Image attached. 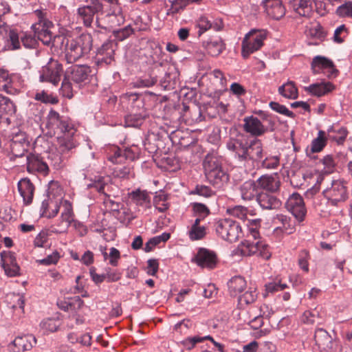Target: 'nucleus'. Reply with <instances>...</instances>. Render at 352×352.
<instances>
[{"mask_svg": "<svg viewBox=\"0 0 352 352\" xmlns=\"http://www.w3.org/2000/svg\"><path fill=\"white\" fill-rule=\"evenodd\" d=\"M226 148L244 166H254L263 158V143L256 138L249 140L245 135L239 133L227 140Z\"/></svg>", "mask_w": 352, "mask_h": 352, "instance_id": "nucleus-1", "label": "nucleus"}, {"mask_svg": "<svg viewBox=\"0 0 352 352\" xmlns=\"http://www.w3.org/2000/svg\"><path fill=\"white\" fill-rule=\"evenodd\" d=\"M46 127L55 133L60 131L63 134L57 138L62 152L71 151L78 145L76 138V129L73 123L65 118L60 117L56 111L51 110L47 117Z\"/></svg>", "mask_w": 352, "mask_h": 352, "instance_id": "nucleus-2", "label": "nucleus"}, {"mask_svg": "<svg viewBox=\"0 0 352 352\" xmlns=\"http://www.w3.org/2000/svg\"><path fill=\"white\" fill-rule=\"evenodd\" d=\"M92 76L91 67L85 65H76L67 68L60 88L62 95L72 98L75 88H80L88 84Z\"/></svg>", "mask_w": 352, "mask_h": 352, "instance_id": "nucleus-3", "label": "nucleus"}, {"mask_svg": "<svg viewBox=\"0 0 352 352\" xmlns=\"http://www.w3.org/2000/svg\"><path fill=\"white\" fill-rule=\"evenodd\" d=\"M254 113L259 118L251 116L243 119V129L245 132L258 137L274 130V122L267 111L258 110Z\"/></svg>", "mask_w": 352, "mask_h": 352, "instance_id": "nucleus-4", "label": "nucleus"}, {"mask_svg": "<svg viewBox=\"0 0 352 352\" xmlns=\"http://www.w3.org/2000/svg\"><path fill=\"white\" fill-rule=\"evenodd\" d=\"M92 36L89 34H82L78 37L68 41L65 47L67 62L74 63L87 54L92 47Z\"/></svg>", "mask_w": 352, "mask_h": 352, "instance_id": "nucleus-5", "label": "nucleus"}, {"mask_svg": "<svg viewBox=\"0 0 352 352\" xmlns=\"http://www.w3.org/2000/svg\"><path fill=\"white\" fill-rule=\"evenodd\" d=\"M323 194L329 206L341 207L349 198L347 183L342 179L333 180Z\"/></svg>", "mask_w": 352, "mask_h": 352, "instance_id": "nucleus-6", "label": "nucleus"}, {"mask_svg": "<svg viewBox=\"0 0 352 352\" xmlns=\"http://www.w3.org/2000/svg\"><path fill=\"white\" fill-rule=\"evenodd\" d=\"M216 234L223 240L233 243L243 236L240 224L231 219H222L214 224Z\"/></svg>", "mask_w": 352, "mask_h": 352, "instance_id": "nucleus-7", "label": "nucleus"}, {"mask_svg": "<svg viewBox=\"0 0 352 352\" xmlns=\"http://www.w3.org/2000/svg\"><path fill=\"white\" fill-rule=\"evenodd\" d=\"M236 252L243 256H257L265 260L271 257L270 247L263 241L245 240L239 245Z\"/></svg>", "mask_w": 352, "mask_h": 352, "instance_id": "nucleus-8", "label": "nucleus"}, {"mask_svg": "<svg viewBox=\"0 0 352 352\" xmlns=\"http://www.w3.org/2000/svg\"><path fill=\"white\" fill-rule=\"evenodd\" d=\"M267 37V32L263 30H252L243 38L242 42V56L248 58L251 54L258 50L263 45Z\"/></svg>", "mask_w": 352, "mask_h": 352, "instance_id": "nucleus-9", "label": "nucleus"}, {"mask_svg": "<svg viewBox=\"0 0 352 352\" xmlns=\"http://www.w3.org/2000/svg\"><path fill=\"white\" fill-rule=\"evenodd\" d=\"M108 177H104L100 175L95 176L94 179L90 180V183L87 184V188H95L98 192L104 193L105 198L103 203L107 209L113 212L120 211V208L123 204L112 199L109 196H107L104 192V188L109 182Z\"/></svg>", "mask_w": 352, "mask_h": 352, "instance_id": "nucleus-10", "label": "nucleus"}, {"mask_svg": "<svg viewBox=\"0 0 352 352\" xmlns=\"http://www.w3.org/2000/svg\"><path fill=\"white\" fill-rule=\"evenodd\" d=\"M41 82H50L54 85L58 84L63 73V65L57 60L51 59L39 72Z\"/></svg>", "mask_w": 352, "mask_h": 352, "instance_id": "nucleus-11", "label": "nucleus"}, {"mask_svg": "<svg viewBox=\"0 0 352 352\" xmlns=\"http://www.w3.org/2000/svg\"><path fill=\"white\" fill-rule=\"evenodd\" d=\"M311 69L314 74H323L328 78H334L338 74V70L333 61L322 56H316L313 58Z\"/></svg>", "mask_w": 352, "mask_h": 352, "instance_id": "nucleus-12", "label": "nucleus"}, {"mask_svg": "<svg viewBox=\"0 0 352 352\" xmlns=\"http://www.w3.org/2000/svg\"><path fill=\"white\" fill-rule=\"evenodd\" d=\"M55 187L58 189L56 184H50L47 191V196L41 203L40 209L41 217H45L50 219L54 217L58 212V199L54 198L53 191Z\"/></svg>", "mask_w": 352, "mask_h": 352, "instance_id": "nucleus-13", "label": "nucleus"}, {"mask_svg": "<svg viewBox=\"0 0 352 352\" xmlns=\"http://www.w3.org/2000/svg\"><path fill=\"white\" fill-rule=\"evenodd\" d=\"M110 153H108V160L113 164H122L125 160L133 161L138 156L139 149L137 146L126 148L124 150L117 146L110 147Z\"/></svg>", "mask_w": 352, "mask_h": 352, "instance_id": "nucleus-14", "label": "nucleus"}, {"mask_svg": "<svg viewBox=\"0 0 352 352\" xmlns=\"http://www.w3.org/2000/svg\"><path fill=\"white\" fill-rule=\"evenodd\" d=\"M36 344V338L32 334H20L8 344L9 352H24L31 350Z\"/></svg>", "mask_w": 352, "mask_h": 352, "instance_id": "nucleus-15", "label": "nucleus"}, {"mask_svg": "<svg viewBox=\"0 0 352 352\" xmlns=\"http://www.w3.org/2000/svg\"><path fill=\"white\" fill-rule=\"evenodd\" d=\"M286 207L299 222L304 220L307 210L303 199L299 194L293 193L290 195L286 202Z\"/></svg>", "mask_w": 352, "mask_h": 352, "instance_id": "nucleus-16", "label": "nucleus"}, {"mask_svg": "<svg viewBox=\"0 0 352 352\" xmlns=\"http://www.w3.org/2000/svg\"><path fill=\"white\" fill-rule=\"evenodd\" d=\"M52 26V22L45 19H41L38 23L32 25V28L37 39L42 41L43 44L49 45L53 38L52 33L50 30Z\"/></svg>", "mask_w": 352, "mask_h": 352, "instance_id": "nucleus-17", "label": "nucleus"}, {"mask_svg": "<svg viewBox=\"0 0 352 352\" xmlns=\"http://www.w3.org/2000/svg\"><path fill=\"white\" fill-rule=\"evenodd\" d=\"M0 256L1 267L7 276L13 277L19 274L20 267L14 253L3 251L0 253Z\"/></svg>", "mask_w": 352, "mask_h": 352, "instance_id": "nucleus-18", "label": "nucleus"}, {"mask_svg": "<svg viewBox=\"0 0 352 352\" xmlns=\"http://www.w3.org/2000/svg\"><path fill=\"white\" fill-rule=\"evenodd\" d=\"M272 223L277 226L274 230V233L276 235L281 233L291 234L295 231L294 221L285 214H276L273 217Z\"/></svg>", "mask_w": 352, "mask_h": 352, "instance_id": "nucleus-19", "label": "nucleus"}, {"mask_svg": "<svg viewBox=\"0 0 352 352\" xmlns=\"http://www.w3.org/2000/svg\"><path fill=\"white\" fill-rule=\"evenodd\" d=\"M195 262L202 268L213 269L217 264L215 253L206 248H199L195 258Z\"/></svg>", "mask_w": 352, "mask_h": 352, "instance_id": "nucleus-20", "label": "nucleus"}, {"mask_svg": "<svg viewBox=\"0 0 352 352\" xmlns=\"http://www.w3.org/2000/svg\"><path fill=\"white\" fill-rule=\"evenodd\" d=\"M27 170L29 173H39L46 175L49 168L47 164L43 161L38 154L30 153L27 155Z\"/></svg>", "mask_w": 352, "mask_h": 352, "instance_id": "nucleus-21", "label": "nucleus"}, {"mask_svg": "<svg viewBox=\"0 0 352 352\" xmlns=\"http://www.w3.org/2000/svg\"><path fill=\"white\" fill-rule=\"evenodd\" d=\"M262 4L267 14L274 19L278 20L285 14L281 0H263Z\"/></svg>", "mask_w": 352, "mask_h": 352, "instance_id": "nucleus-22", "label": "nucleus"}, {"mask_svg": "<svg viewBox=\"0 0 352 352\" xmlns=\"http://www.w3.org/2000/svg\"><path fill=\"white\" fill-rule=\"evenodd\" d=\"M20 195L23 198V204L28 206L32 203L35 187L30 179L25 177L20 179L17 184Z\"/></svg>", "mask_w": 352, "mask_h": 352, "instance_id": "nucleus-23", "label": "nucleus"}, {"mask_svg": "<svg viewBox=\"0 0 352 352\" xmlns=\"http://www.w3.org/2000/svg\"><path fill=\"white\" fill-rule=\"evenodd\" d=\"M258 188L270 191L276 192L279 189L280 182L277 175H263L261 176L256 182Z\"/></svg>", "mask_w": 352, "mask_h": 352, "instance_id": "nucleus-24", "label": "nucleus"}, {"mask_svg": "<svg viewBox=\"0 0 352 352\" xmlns=\"http://www.w3.org/2000/svg\"><path fill=\"white\" fill-rule=\"evenodd\" d=\"M316 344L323 351H329L333 349L334 342L329 333L323 329H318L315 332Z\"/></svg>", "mask_w": 352, "mask_h": 352, "instance_id": "nucleus-25", "label": "nucleus"}, {"mask_svg": "<svg viewBox=\"0 0 352 352\" xmlns=\"http://www.w3.org/2000/svg\"><path fill=\"white\" fill-rule=\"evenodd\" d=\"M203 167L206 177L219 170L223 169L221 159L215 154L208 153L204 160Z\"/></svg>", "mask_w": 352, "mask_h": 352, "instance_id": "nucleus-26", "label": "nucleus"}, {"mask_svg": "<svg viewBox=\"0 0 352 352\" xmlns=\"http://www.w3.org/2000/svg\"><path fill=\"white\" fill-rule=\"evenodd\" d=\"M239 192L241 199L244 201H250L256 199L258 195L256 183L253 180L246 181L239 187Z\"/></svg>", "mask_w": 352, "mask_h": 352, "instance_id": "nucleus-27", "label": "nucleus"}, {"mask_svg": "<svg viewBox=\"0 0 352 352\" xmlns=\"http://www.w3.org/2000/svg\"><path fill=\"white\" fill-rule=\"evenodd\" d=\"M289 6L300 16L309 17L313 12L311 0H290Z\"/></svg>", "mask_w": 352, "mask_h": 352, "instance_id": "nucleus-28", "label": "nucleus"}, {"mask_svg": "<svg viewBox=\"0 0 352 352\" xmlns=\"http://www.w3.org/2000/svg\"><path fill=\"white\" fill-rule=\"evenodd\" d=\"M203 46L212 56L219 55L225 49V44L219 36L210 37L203 42Z\"/></svg>", "mask_w": 352, "mask_h": 352, "instance_id": "nucleus-29", "label": "nucleus"}, {"mask_svg": "<svg viewBox=\"0 0 352 352\" xmlns=\"http://www.w3.org/2000/svg\"><path fill=\"white\" fill-rule=\"evenodd\" d=\"M335 89V86L330 82L322 81L320 83H314L309 87H305V90L310 94L320 97L328 94Z\"/></svg>", "mask_w": 352, "mask_h": 352, "instance_id": "nucleus-30", "label": "nucleus"}, {"mask_svg": "<svg viewBox=\"0 0 352 352\" xmlns=\"http://www.w3.org/2000/svg\"><path fill=\"white\" fill-rule=\"evenodd\" d=\"M115 45L113 42L104 43L98 50V61L106 65L111 64L113 60Z\"/></svg>", "mask_w": 352, "mask_h": 352, "instance_id": "nucleus-31", "label": "nucleus"}, {"mask_svg": "<svg viewBox=\"0 0 352 352\" xmlns=\"http://www.w3.org/2000/svg\"><path fill=\"white\" fill-rule=\"evenodd\" d=\"M256 199L263 209L272 210L280 206V201L276 197L267 192L258 193Z\"/></svg>", "mask_w": 352, "mask_h": 352, "instance_id": "nucleus-32", "label": "nucleus"}, {"mask_svg": "<svg viewBox=\"0 0 352 352\" xmlns=\"http://www.w3.org/2000/svg\"><path fill=\"white\" fill-rule=\"evenodd\" d=\"M208 182L216 188H222L229 182V175L223 169L219 170L206 177Z\"/></svg>", "mask_w": 352, "mask_h": 352, "instance_id": "nucleus-33", "label": "nucleus"}, {"mask_svg": "<svg viewBox=\"0 0 352 352\" xmlns=\"http://www.w3.org/2000/svg\"><path fill=\"white\" fill-rule=\"evenodd\" d=\"M4 47L8 50H16L21 48V35L16 30L10 29L6 32Z\"/></svg>", "mask_w": 352, "mask_h": 352, "instance_id": "nucleus-34", "label": "nucleus"}, {"mask_svg": "<svg viewBox=\"0 0 352 352\" xmlns=\"http://www.w3.org/2000/svg\"><path fill=\"white\" fill-rule=\"evenodd\" d=\"M28 146V142L26 140L25 135L23 133L16 135L12 140V151L16 157H21L26 151Z\"/></svg>", "mask_w": 352, "mask_h": 352, "instance_id": "nucleus-35", "label": "nucleus"}, {"mask_svg": "<svg viewBox=\"0 0 352 352\" xmlns=\"http://www.w3.org/2000/svg\"><path fill=\"white\" fill-rule=\"evenodd\" d=\"M59 209L61 208L60 218L63 221H67L68 225H72L74 219V213L72 204L66 199H58Z\"/></svg>", "mask_w": 352, "mask_h": 352, "instance_id": "nucleus-36", "label": "nucleus"}, {"mask_svg": "<svg viewBox=\"0 0 352 352\" xmlns=\"http://www.w3.org/2000/svg\"><path fill=\"white\" fill-rule=\"evenodd\" d=\"M188 235L191 241H198L206 235V228L200 225V218H196L188 231Z\"/></svg>", "mask_w": 352, "mask_h": 352, "instance_id": "nucleus-37", "label": "nucleus"}, {"mask_svg": "<svg viewBox=\"0 0 352 352\" xmlns=\"http://www.w3.org/2000/svg\"><path fill=\"white\" fill-rule=\"evenodd\" d=\"M97 13L89 6H82L77 9L78 20L82 21L85 26L90 27Z\"/></svg>", "mask_w": 352, "mask_h": 352, "instance_id": "nucleus-38", "label": "nucleus"}, {"mask_svg": "<svg viewBox=\"0 0 352 352\" xmlns=\"http://www.w3.org/2000/svg\"><path fill=\"white\" fill-rule=\"evenodd\" d=\"M83 304V301L81 300L80 296H74L73 298L59 300L57 302L58 307L64 311H76L81 307Z\"/></svg>", "mask_w": 352, "mask_h": 352, "instance_id": "nucleus-39", "label": "nucleus"}, {"mask_svg": "<svg viewBox=\"0 0 352 352\" xmlns=\"http://www.w3.org/2000/svg\"><path fill=\"white\" fill-rule=\"evenodd\" d=\"M228 290L231 296H239L245 288L246 282L245 279L240 276L232 277L228 283Z\"/></svg>", "mask_w": 352, "mask_h": 352, "instance_id": "nucleus-40", "label": "nucleus"}, {"mask_svg": "<svg viewBox=\"0 0 352 352\" xmlns=\"http://www.w3.org/2000/svg\"><path fill=\"white\" fill-rule=\"evenodd\" d=\"M69 151L62 152L59 148V144L58 143V148L55 150L52 149L47 154V159L51 162V164L56 168L60 167L66 155Z\"/></svg>", "mask_w": 352, "mask_h": 352, "instance_id": "nucleus-41", "label": "nucleus"}, {"mask_svg": "<svg viewBox=\"0 0 352 352\" xmlns=\"http://www.w3.org/2000/svg\"><path fill=\"white\" fill-rule=\"evenodd\" d=\"M130 197L137 206H146L150 203V197L146 190H141L140 189L133 190L131 192Z\"/></svg>", "mask_w": 352, "mask_h": 352, "instance_id": "nucleus-42", "label": "nucleus"}, {"mask_svg": "<svg viewBox=\"0 0 352 352\" xmlns=\"http://www.w3.org/2000/svg\"><path fill=\"white\" fill-rule=\"evenodd\" d=\"M278 93L289 99H296L298 96V89L292 81H288L279 87Z\"/></svg>", "mask_w": 352, "mask_h": 352, "instance_id": "nucleus-43", "label": "nucleus"}, {"mask_svg": "<svg viewBox=\"0 0 352 352\" xmlns=\"http://www.w3.org/2000/svg\"><path fill=\"white\" fill-rule=\"evenodd\" d=\"M256 298L257 293L256 289L250 287L244 294H239L238 296L239 305L241 307H244L245 306L254 302Z\"/></svg>", "mask_w": 352, "mask_h": 352, "instance_id": "nucleus-44", "label": "nucleus"}, {"mask_svg": "<svg viewBox=\"0 0 352 352\" xmlns=\"http://www.w3.org/2000/svg\"><path fill=\"white\" fill-rule=\"evenodd\" d=\"M197 26L199 28V36L212 28L217 31L221 29V26L220 25L215 24L212 25L211 21L205 16H201L199 18L197 21Z\"/></svg>", "mask_w": 352, "mask_h": 352, "instance_id": "nucleus-45", "label": "nucleus"}, {"mask_svg": "<svg viewBox=\"0 0 352 352\" xmlns=\"http://www.w3.org/2000/svg\"><path fill=\"white\" fill-rule=\"evenodd\" d=\"M327 138L325 132L323 131H319L316 138L314 139L311 144V151L312 153L320 152L323 148L326 146Z\"/></svg>", "mask_w": 352, "mask_h": 352, "instance_id": "nucleus-46", "label": "nucleus"}, {"mask_svg": "<svg viewBox=\"0 0 352 352\" xmlns=\"http://www.w3.org/2000/svg\"><path fill=\"white\" fill-rule=\"evenodd\" d=\"M61 322L59 319L50 318L44 319L41 322V327L46 333H53L56 331L60 326Z\"/></svg>", "mask_w": 352, "mask_h": 352, "instance_id": "nucleus-47", "label": "nucleus"}, {"mask_svg": "<svg viewBox=\"0 0 352 352\" xmlns=\"http://www.w3.org/2000/svg\"><path fill=\"white\" fill-rule=\"evenodd\" d=\"M329 133H336V135H329V138L332 140L336 142L338 144H342L348 135V131L345 127H340L338 130L334 129L333 127H331L328 129Z\"/></svg>", "mask_w": 352, "mask_h": 352, "instance_id": "nucleus-48", "label": "nucleus"}, {"mask_svg": "<svg viewBox=\"0 0 352 352\" xmlns=\"http://www.w3.org/2000/svg\"><path fill=\"white\" fill-rule=\"evenodd\" d=\"M144 116L140 112L138 113H131L125 117V126L129 127L138 128L143 122Z\"/></svg>", "mask_w": 352, "mask_h": 352, "instance_id": "nucleus-49", "label": "nucleus"}, {"mask_svg": "<svg viewBox=\"0 0 352 352\" xmlns=\"http://www.w3.org/2000/svg\"><path fill=\"white\" fill-rule=\"evenodd\" d=\"M193 213L197 218H200V221L204 219L210 214L209 208L204 204L194 202L191 204Z\"/></svg>", "mask_w": 352, "mask_h": 352, "instance_id": "nucleus-50", "label": "nucleus"}, {"mask_svg": "<svg viewBox=\"0 0 352 352\" xmlns=\"http://www.w3.org/2000/svg\"><path fill=\"white\" fill-rule=\"evenodd\" d=\"M15 112V106L10 98L0 94V113L12 114Z\"/></svg>", "mask_w": 352, "mask_h": 352, "instance_id": "nucleus-51", "label": "nucleus"}, {"mask_svg": "<svg viewBox=\"0 0 352 352\" xmlns=\"http://www.w3.org/2000/svg\"><path fill=\"white\" fill-rule=\"evenodd\" d=\"M228 213L236 218L241 220H245L247 219L248 208L242 206H235L230 207L227 209Z\"/></svg>", "mask_w": 352, "mask_h": 352, "instance_id": "nucleus-52", "label": "nucleus"}, {"mask_svg": "<svg viewBox=\"0 0 352 352\" xmlns=\"http://www.w3.org/2000/svg\"><path fill=\"white\" fill-rule=\"evenodd\" d=\"M261 220L260 219L248 220L247 226L250 235L255 240L259 237L258 230L261 227Z\"/></svg>", "mask_w": 352, "mask_h": 352, "instance_id": "nucleus-53", "label": "nucleus"}, {"mask_svg": "<svg viewBox=\"0 0 352 352\" xmlns=\"http://www.w3.org/2000/svg\"><path fill=\"white\" fill-rule=\"evenodd\" d=\"M287 287L286 283H283L280 280H275L265 285V292L267 294H274L277 292L284 290Z\"/></svg>", "mask_w": 352, "mask_h": 352, "instance_id": "nucleus-54", "label": "nucleus"}, {"mask_svg": "<svg viewBox=\"0 0 352 352\" xmlns=\"http://www.w3.org/2000/svg\"><path fill=\"white\" fill-rule=\"evenodd\" d=\"M190 195H197L208 198L214 195V192L208 186L197 185L195 188L190 192Z\"/></svg>", "mask_w": 352, "mask_h": 352, "instance_id": "nucleus-55", "label": "nucleus"}, {"mask_svg": "<svg viewBox=\"0 0 352 352\" xmlns=\"http://www.w3.org/2000/svg\"><path fill=\"white\" fill-rule=\"evenodd\" d=\"M118 218L122 222L130 223L133 219H135V215L127 206H124V204L120 208V211L117 212Z\"/></svg>", "mask_w": 352, "mask_h": 352, "instance_id": "nucleus-56", "label": "nucleus"}, {"mask_svg": "<svg viewBox=\"0 0 352 352\" xmlns=\"http://www.w3.org/2000/svg\"><path fill=\"white\" fill-rule=\"evenodd\" d=\"M35 34L33 36L31 34L21 33V43L25 48H34L37 45V40Z\"/></svg>", "mask_w": 352, "mask_h": 352, "instance_id": "nucleus-57", "label": "nucleus"}, {"mask_svg": "<svg viewBox=\"0 0 352 352\" xmlns=\"http://www.w3.org/2000/svg\"><path fill=\"white\" fill-rule=\"evenodd\" d=\"M207 338H209V336H195L192 337H188L184 339L182 344V345L188 350H190L196 345V344L199 342H202L203 341L206 340Z\"/></svg>", "mask_w": 352, "mask_h": 352, "instance_id": "nucleus-58", "label": "nucleus"}, {"mask_svg": "<svg viewBox=\"0 0 352 352\" xmlns=\"http://www.w3.org/2000/svg\"><path fill=\"white\" fill-rule=\"evenodd\" d=\"M269 105L272 110L277 113L292 118L295 117V114L289 111L285 105L276 102H270Z\"/></svg>", "mask_w": 352, "mask_h": 352, "instance_id": "nucleus-59", "label": "nucleus"}, {"mask_svg": "<svg viewBox=\"0 0 352 352\" xmlns=\"http://www.w3.org/2000/svg\"><path fill=\"white\" fill-rule=\"evenodd\" d=\"M280 158L277 155L268 156L262 161L261 165L267 169H276L279 166Z\"/></svg>", "mask_w": 352, "mask_h": 352, "instance_id": "nucleus-60", "label": "nucleus"}, {"mask_svg": "<svg viewBox=\"0 0 352 352\" xmlns=\"http://www.w3.org/2000/svg\"><path fill=\"white\" fill-rule=\"evenodd\" d=\"M60 258V253L58 251H54L51 254L47 256L45 258L38 260L37 262L39 264L47 266L50 265H56Z\"/></svg>", "mask_w": 352, "mask_h": 352, "instance_id": "nucleus-61", "label": "nucleus"}, {"mask_svg": "<svg viewBox=\"0 0 352 352\" xmlns=\"http://www.w3.org/2000/svg\"><path fill=\"white\" fill-rule=\"evenodd\" d=\"M213 76L214 78V83L217 84L219 90H226L227 89V80L221 71L215 69L213 71Z\"/></svg>", "mask_w": 352, "mask_h": 352, "instance_id": "nucleus-62", "label": "nucleus"}, {"mask_svg": "<svg viewBox=\"0 0 352 352\" xmlns=\"http://www.w3.org/2000/svg\"><path fill=\"white\" fill-rule=\"evenodd\" d=\"M347 36V29L344 25H340L334 31L333 40L335 43H342Z\"/></svg>", "mask_w": 352, "mask_h": 352, "instance_id": "nucleus-63", "label": "nucleus"}, {"mask_svg": "<svg viewBox=\"0 0 352 352\" xmlns=\"http://www.w3.org/2000/svg\"><path fill=\"white\" fill-rule=\"evenodd\" d=\"M336 13L340 16L352 18V1H348L340 6L336 10Z\"/></svg>", "mask_w": 352, "mask_h": 352, "instance_id": "nucleus-64", "label": "nucleus"}]
</instances>
